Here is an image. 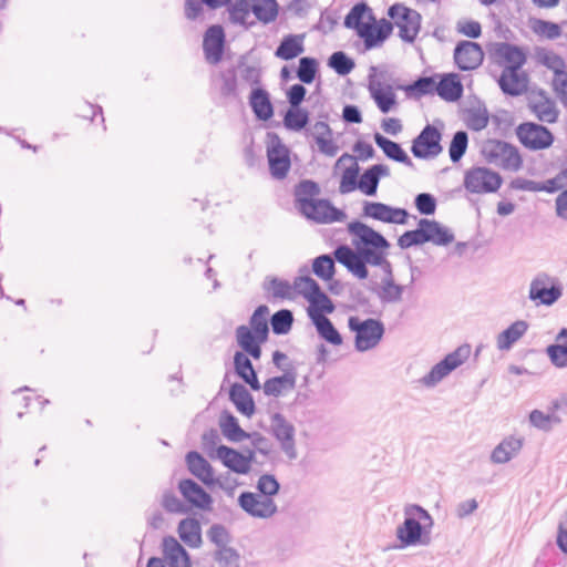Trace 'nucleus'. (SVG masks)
Returning a JSON list of instances; mask_svg holds the SVG:
<instances>
[{
    "mask_svg": "<svg viewBox=\"0 0 567 567\" xmlns=\"http://www.w3.org/2000/svg\"><path fill=\"white\" fill-rule=\"evenodd\" d=\"M519 143L529 151H543L549 148L555 136L545 125L535 122H523L515 128Z\"/></svg>",
    "mask_w": 567,
    "mask_h": 567,
    "instance_id": "10",
    "label": "nucleus"
},
{
    "mask_svg": "<svg viewBox=\"0 0 567 567\" xmlns=\"http://www.w3.org/2000/svg\"><path fill=\"white\" fill-rule=\"evenodd\" d=\"M393 24L390 20L381 18L380 20L370 21L357 33L362 40L364 51H371L380 48L392 35Z\"/></svg>",
    "mask_w": 567,
    "mask_h": 567,
    "instance_id": "20",
    "label": "nucleus"
},
{
    "mask_svg": "<svg viewBox=\"0 0 567 567\" xmlns=\"http://www.w3.org/2000/svg\"><path fill=\"white\" fill-rule=\"evenodd\" d=\"M305 38V33H289L284 35L275 50V56L282 61H291L298 58L306 50L303 43Z\"/></svg>",
    "mask_w": 567,
    "mask_h": 567,
    "instance_id": "35",
    "label": "nucleus"
},
{
    "mask_svg": "<svg viewBox=\"0 0 567 567\" xmlns=\"http://www.w3.org/2000/svg\"><path fill=\"white\" fill-rule=\"evenodd\" d=\"M378 71V66H370L369 73V92L379 111L383 114L390 113L398 105L396 94L391 84L374 82L373 74Z\"/></svg>",
    "mask_w": 567,
    "mask_h": 567,
    "instance_id": "23",
    "label": "nucleus"
},
{
    "mask_svg": "<svg viewBox=\"0 0 567 567\" xmlns=\"http://www.w3.org/2000/svg\"><path fill=\"white\" fill-rule=\"evenodd\" d=\"M177 489L187 504L188 511L198 509L205 513L213 511V496L193 478L179 480Z\"/></svg>",
    "mask_w": 567,
    "mask_h": 567,
    "instance_id": "15",
    "label": "nucleus"
},
{
    "mask_svg": "<svg viewBox=\"0 0 567 567\" xmlns=\"http://www.w3.org/2000/svg\"><path fill=\"white\" fill-rule=\"evenodd\" d=\"M386 13L393 21V27L395 25L399 28V38L403 42L412 44L421 30V13L401 2L391 4L388 8Z\"/></svg>",
    "mask_w": 567,
    "mask_h": 567,
    "instance_id": "6",
    "label": "nucleus"
},
{
    "mask_svg": "<svg viewBox=\"0 0 567 567\" xmlns=\"http://www.w3.org/2000/svg\"><path fill=\"white\" fill-rule=\"evenodd\" d=\"M219 79L221 80V85L219 89L220 96L224 99H234L240 101L237 68L230 66L225 71H220Z\"/></svg>",
    "mask_w": 567,
    "mask_h": 567,
    "instance_id": "52",
    "label": "nucleus"
},
{
    "mask_svg": "<svg viewBox=\"0 0 567 567\" xmlns=\"http://www.w3.org/2000/svg\"><path fill=\"white\" fill-rule=\"evenodd\" d=\"M297 369L289 367L285 373L268 378L262 384V391L266 396L279 398L285 390H293L297 383Z\"/></svg>",
    "mask_w": 567,
    "mask_h": 567,
    "instance_id": "29",
    "label": "nucleus"
},
{
    "mask_svg": "<svg viewBox=\"0 0 567 567\" xmlns=\"http://www.w3.org/2000/svg\"><path fill=\"white\" fill-rule=\"evenodd\" d=\"M468 147V133L464 130L456 131L449 145V155L453 164L461 162Z\"/></svg>",
    "mask_w": 567,
    "mask_h": 567,
    "instance_id": "60",
    "label": "nucleus"
},
{
    "mask_svg": "<svg viewBox=\"0 0 567 567\" xmlns=\"http://www.w3.org/2000/svg\"><path fill=\"white\" fill-rule=\"evenodd\" d=\"M437 95L449 103H455L463 96L464 86L458 73H440Z\"/></svg>",
    "mask_w": 567,
    "mask_h": 567,
    "instance_id": "30",
    "label": "nucleus"
},
{
    "mask_svg": "<svg viewBox=\"0 0 567 567\" xmlns=\"http://www.w3.org/2000/svg\"><path fill=\"white\" fill-rule=\"evenodd\" d=\"M528 27L535 34L547 40H556L563 34L561 24L540 18L530 17Z\"/></svg>",
    "mask_w": 567,
    "mask_h": 567,
    "instance_id": "47",
    "label": "nucleus"
},
{
    "mask_svg": "<svg viewBox=\"0 0 567 567\" xmlns=\"http://www.w3.org/2000/svg\"><path fill=\"white\" fill-rule=\"evenodd\" d=\"M291 150L275 132L267 133V159L269 174L274 179L284 181L291 169Z\"/></svg>",
    "mask_w": 567,
    "mask_h": 567,
    "instance_id": "8",
    "label": "nucleus"
},
{
    "mask_svg": "<svg viewBox=\"0 0 567 567\" xmlns=\"http://www.w3.org/2000/svg\"><path fill=\"white\" fill-rule=\"evenodd\" d=\"M334 255L322 254L312 259V272L323 281H330L336 275Z\"/></svg>",
    "mask_w": 567,
    "mask_h": 567,
    "instance_id": "49",
    "label": "nucleus"
},
{
    "mask_svg": "<svg viewBox=\"0 0 567 567\" xmlns=\"http://www.w3.org/2000/svg\"><path fill=\"white\" fill-rule=\"evenodd\" d=\"M529 76L525 71H508L504 69L497 79L502 92L512 97L525 94L528 90Z\"/></svg>",
    "mask_w": 567,
    "mask_h": 567,
    "instance_id": "24",
    "label": "nucleus"
},
{
    "mask_svg": "<svg viewBox=\"0 0 567 567\" xmlns=\"http://www.w3.org/2000/svg\"><path fill=\"white\" fill-rule=\"evenodd\" d=\"M348 328L354 332V349L358 352L374 349L385 333L384 323L375 318L361 320L357 316H350L348 318Z\"/></svg>",
    "mask_w": 567,
    "mask_h": 567,
    "instance_id": "5",
    "label": "nucleus"
},
{
    "mask_svg": "<svg viewBox=\"0 0 567 567\" xmlns=\"http://www.w3.org/2000/svg\"><path fill=\"white\" fill-rule=\"evenodd\" d=\"M269 308L267 305H259L256 307L251 316L249 317L248 328L252 331H257L269 338Z\"/></svg>",
    "mask_w": 567,
    "mask_h": 567,
    "instance_id": "62",
    "label": "nucleus"
},
{
    "mask_svg": "<svg viewBox=\"0 0 567 567\" xmlns=\"http://www.w3.org/2000/svg\"><path fill=\"white\" fill-rule=\"evenodd\" d=\"M299 214L306 219L320 225L342 223L348 217L347 213L336 207L329 198H319V196Z\"/></svg>",
    "mask_w": 567,
    "mask_h": 567,
    "instance_id": "13",
    "label": "nucleus"
},
{
    "mask_svg": "<svg viewBox=\"0 0 567 567\" xmlns=\"http://www.w3.org/2000/svg\"><path fill=\"white\" fill-rule=\"evenodd\" d=\"M327 65L339 76H347L355 68V61L344 51H334L327 61Z\"/></svg>",
    "mask_w": 567,
    "mask_h": 567,
    "instance_id": "57",
    "label": "nucleus"
},
{
    "mask_svg": "<svg viewBox=\"0 0 567 567\" xmlns=\"http://www.w3.org/2000/svg\"><path fill=\"white\" fill-rule=\"evenodd\" d=\"M271 434L280 443V447L289 460L297 457L296 443H295V426L290 423L284 414L275 412L270 416Z\"/></svg>",
    "mask_w": 567,
    "mask_h": 567,
    "instance_id": "19",
    "label": "nucleus"
},
{
    "mask_svg": "<svg viewBox=\"0 0 567 567\" xmlns=\"http://www.w3.org/2000/svg\"><path fill=\"white\" fill-rule=\"evenodd\" d=\"M320 73V63L317 58L301 56L298 68L296 69V78L302 84H312Z\"/></svg>",
    "mask_w": 567,
    "mask_h": 567,
    "instance_id": "48",
    "label": "nucleus"
},
{
    "mask_svg": "<svg viewBox=\"0 0 567 567\" xmlns=\"http://www.w3.org/2000/svg\"><path fill=\"white\" fill-rule=\"evenodd\" d=\"M528 323L525 320H516L497 336V348L508 351L526 333Z\"/></svg>",
    "mask_w": 567,
    "mask_h": 567,
    "instance_id": "43",
    "label": "nucleus"
},
{
    "mask_svg": "<svg viewBox=\"0 0 567 567\" xmlns=\"http://www.w3.org/2000/svg\"><path fill=\"white\" fill-rule=\"evenodd\" d=\"M348 233L352 236L354 252L373 262L384 254H389L390 241L378 230L361 221L353 219L347 225Z\"/></svg>",
    "mask_w": 567,
    "mask_h": 567,
    "instance_id": "3",
    "label": "nucleus"
},
{
    "mask_svg": "<svg viewBox=\"0 0 567 567\" xmlns=\"http://www.w3.org/2000/svg\"><path fill=\"white\" fill-rule=\"evenodd\" d=\"M528 421L532 426L544 432H550L555 424H559L561 422V417L557 413H544L543 411L535 409L529 412Z\"/></svg>",
    "mask_w": 567,
    "mask_h": 567,
    "instance_id": "59",
    "label": "nucleus"
},
{
    "mask_svg": "<svg viewBox=\"0 0 567 567\" xmlns=\"http://www.w3.org/2000/svg\"><path fill=\"white\" fill-rule=\"evenodd\" d=\"M235 338L237 346L241 350L252 346L265 344L269 339L257 331H252L246 324H240L236 328Z\"/></svg>",
    "mask_w": 567,
    "mask_h": 567,
    "instance_id": "56",
    "label": "nucleus"
},
{
    "mask_svg": "<svg viewBox=\"0 0 567 567\" xmlns=\"http://www.w3.org/2000/svg\"><path fill=\"white\" fill-rule=\"evenodd\" d=\"M226 48V32L221 24L209 25L203 35V51L206 61L217 65L223 61Z\"/></svg>",
    "mask_w": 567,
    "mask_h": 567,
    "instance_id": "18",
    "label": "nucleus"
},
{
    "mask_svg": "<svg viewBox=\"0 0 567 567\" xmlns=\"http://www.w3.org/2000/svg\"><path fill=\"white\" fill-rule=\"evenodd\" d=\"M264 289L271 292L274 299L292 300L295 298L293 284L287 279L278 277H267L264 282Z\"/></svg>",
    "mask_w": 567,
    "mask_h": 567,
    "instance_id": "46",
    "label": "nucleus"
},
{
    "mask_svg": "<svg viewBox=\"0 0 567 567\" xmlns=\"http://www.w3.org/2000/svg\"><path fill=\"white\" fill-rule=\"evenodd\" d=\"M293 288L295 292L301 295L310 303L323 292L318 281L309 275L296 277Z\"/></svg>",
    "mask_w": 567,
    "mask_h": 567,
    "instance_id": "51",
    "label": "nucleus"
},
{
    "mask_svg": "<svg viewBox=\"0 0 567 567\" xmlns=\"http://www.w3.org/2000/svg\"><path fill=\"white\" fill-rule=\"evenodd\" d=\"M506 141L497 138H487L484 141L481 154L488 164L498 165L505 152Z\"/></svg>",
    "mask_w": 567,
    "mask_h": 567,
    "instance_id": "63",
    "label": "nucleus"
},
{
    "mask_svg": "<svg viewBox=\"0 0 567 567\" xmlns=\"http://www.w3.org/2000/svg\"><path fill=\"white\" fill-rule=\"evenodd\" d=\"M434 519L423 506L409 504L404 507V520L396 527L398 544L394 549H404L412 546H429L431 544V529Z\"/></svg>",
    "mask_w": 567,
    "mask_h": 567,
    "instance_id": "1",
    "label": "nucleus"
},
{
    "mask_svg": "<svg viewBox=\"0 0 567 567\" xmlns=\"http://www.w3.org/2000/svg\"><path fill=\"white\" fill-rule=\"evenodd\" d=\"M374 143L382 150L386 158L403 164L410 168H415V165L408 153L403 150L402 145L379 132L373 134Z\"/></svg>",
    "mask_w": 567,
    "mask_h": 567,
    "instance_id": "31",
    "label": "nucleus"
},
{
    "mask_svg": "<svg viewBox=\"0 0 567 567\" xmlns=\"http://www.w3.org/2000/svg\"><path fill=\"white\" fill-rule=\"evenodd\" d=\"M538 95L544 97L545 101L530 104L532 111L536 114L539 121L550 124L555 123L559 114L555 102L547 97V93L543 89L538 91Z\"/></svg>",
    "mask_w": 567,
    "mask_h": 567,
    "instance_id": "50",
    "label": "nucleus"
},
{
    "mask_svg": "<svg viewBox=\"0 0 567 567\" xmlns=\"http://www.w3.org/2000/svg\"><path fill=\"white\" fill-rule=\"evenodd\" d=\"M246 60V55H240L237 64L234 66L240 72L241 80L248 83L251 89L252 86H264L261 84V69L259 66L247 65Z\"/></svg>",
    "mask_w": 567,
    "mask_h": 567,
    "instance_id": "64",
    "label": "nucleus"
},
{
    "mask_svg": "<svg viewBox=\"0 0 567 567\" xmlns=\"http://www.w3.org/2000/svg\"><path fill=\"white\" fill-rule=\"evenodd\" d=\"M219 427L224 437L229 442L239 443L246 440L247 431L240 426L238 419L227 409L220 412Z\"/></svg>",
    "mask_w": 567,
    "mask_h": 567,
    "instance_id": "38",
    "label": "nucleus"
},
{
    "mask_svg": "<svg viewBox=\"0 0 567 567\" xmlns=\"http://www.w3.org/2000/svg\"><path fill=\"white\" fill-rule=\"evenodd\" d=\"M228 399L240 414L251 417L256 413L254 396L243 383L234 382L229 386Z\"/></svg>",
    "mask_w": 567,
    "mask_h": 567,
    "instance_id": "33",
    "label": "nucleus"
},
{
    "mask_svg": "<svg viewBox=\"0 0 567 567\" xmlns=\"http://www.w3.org/2000/svg\"><path fill=\"white\" fill-rule=\"evenodd\" d=\"M282 124L291 132L307 131L310 124V112L303 106L289 107L284 115Z\"/></svg>",
    "mask_w": 567,
    "mask_h": 567,
    "instance_id": "45",
    "label": "nucleus"
},
{
    "mask_svg": "<svg viewBox=\"0 0 567 567\" xmlns=\"http://www.w3.org/2000/svg\"><path fill=\"white\" fill-rule=\"evenodd\" d=\"M321 194V186L310 178L300 179L292 190L295 208L300 213Z\"/></svg>",
    "mask_w": 567,
    "mask_h": 567,
    "instance_id": "32",
    "label": "nucleus"
},
{
    "mask_svg": "<svg viewBox=\"0 0 567 567\" xmlns=\"http://www.w3.org/2000/svg\"><path fill=\"white\" fill-rule=\"evenodd\" d=\"M489 55L508 71H520L526 64L528 51L509 42H492L487 45Z\"/></svg>",
    "mask_w": 567,
    "mask_h": 567,
    "instance_id": "11",
    "label": "nucleus"
},
{
    "mask_svg": "<svg viewBox=\"0 0 567 567\" xmlns=\"http://www.w3.org/2000/svg\"><path fill=\"white\" fill-rule=\"evenodd\" d=\"M337 262L346 267V269L359 280H365L369 277L368 258L354 252L347 244H341L333 250Z\"/></svg>",
    "mask_w": 567,
    "mask_h": 567,
    "instance_id": "21",
    "label": "nucleus"
},
{
    "mask_svg": "<svg viewBox=\"0 0 567 567\" xmlns=\"http://www.w3.org/2000/svg\"><path fill=\"white\" fill-rule=\"evenodd\" d=\"M390 176L386 164H373L365 168L360 176V192L365 196H375L381 178Z\"/></svg>",
    "mask_w": 567,
    "mask_h": 567,
    "instance_id": "34",
    "label": "nucleus"
},
{
    "mask_svg": "<svg viewBox=\"0 0 567 567\" xmlns=\"http://www.w3.org/2000/svg\"><path fill=\"white\" fill-rule=\"evenodd\" d=\"M561 296V284L547 274L537 275L530 282L528 298L537 306H553Z\"/></svg>",
    "mask_w": 567,
    "mask_h": 567,
    "instance_id": "12",
    "label": "nucleus"
},
{
    "mask_svg": "<svg viewBox=\"0 0 567 567\" xmlns=\"http://www.w3.org/2000/svg\"><path fill=\"white\" fill-rule=\"evenodd\" d=\"M308 317L321 340L334 347H340L343 343L342 334L327 316L316 312L310 308L308 310Z\"/></svg>",
    "mask_w": 567,
    "mask_h": 567,
    "instance_id": "28",
    "label": "nucleus"
},
{
    "mask_svg": "<svg viewBox=\"0 0 567 567\" xmlns=\"http://www.w3.org/2000/svg\"><path fill=\"white\" fill-rule=\"evenodd\" d=\"M471 354V346L463 343L454 351L447 353L442 360L435 363L431 370L422 378L425 386H434L452 371L462 365Z\"/></svg>",
    "mask_w": 567,
    "mask_h": 567,
    "instance_id": "9",
    "label": "nucleus"
},
{
    "mask_svg": "<svg viewBox=\"0 0 567 567\" xmlns=\"http://www.w3.org/2000/svg\"><path fill=\"white\" fill-rule=\"evenodd\" d=\"M217 460L221 462V464L227 467L230 472L239 474V475H247L248 468H246V465L244 463V453L230 447L225 444H220L219 449L217 450Z\"/></svg>",
    "mask_w": 567,
    "mask_h": 567,
    "instance_id": "39",
    "label": "nucleus"
},
{
    "mask_svg": "<svg viewBox=\"0 0 567 567\" xmlns=\"http://www.w3.org/2000/svg\"><path fill=\"white\" fill-rule=\"evenodd\" d=\"M478 103L482 104V107L466 109V126L473 132H480L486 128L491 118L489 112L484 103L482 101H478Z\"/></svg>",
    "mask_w": 567,
    "mask_h": 567,
    "instance_id": "58",
    "label": "nucleus"
},
{
    "mask_svg": "<svg viewBox=\"0 0 567 567\" xmlns=\"http://www.w3.org/2000/svg\"><path fill=\"white\" fill-rule=\"evenodd\" d=\"M523 446V441L516 437L504 439L491 453V461L495 464L509 462Z\"/></svg>",
    "mask_w": 567,
    "mask_h": 567,
    "instance_id": "44",
    "label": "nucleus"
},
{
    "mask_svg": "<svg viewBox=\"0 0 567 567\" xmlns=\"http://www.w3.org/2000/svg\"><path fill=\"white\" fill-rule=\"evenodd\" d=\"M185 463L188 472L208 488H214L216 484L221 483L220 478H215V468L198 451H188Z\"/></svg>",
    "mask_w": 567,
    "mask_h": 567,
    "instance_id": "22",
    "label": "nucleus"
},
{
    "mask_svg": "<svg viewBox=\"0 0 567 567\" xmlns=\"http://www.w3.org/2000/svg\"><path fill=\"white\" fill-rule=\"evenodd\" d=\"M444 123L436 118L432 124H426L411 142V153L417 159L429 161L437 157L443 152Z\"/></svg>",
    "mask_w": 567,
    "mask_h": 567,
    "instance_id": "4",
    "label": "nucleus"
},
{
    "mask_svg": "<svg viewBox=\"0 0 567 567\" xmlns=\"http://www.w3.org/2000/svg\"><path fill=\"white\" fill-rule=\"evenodd\" d=\"M453 59L460 71H473L484 61V51L478 42L460 40L453 52Z\"/></svg>",
    "mask_w": 567,
    "mask_h": 567,
    "instance_id": "17",
    "label": "nucleus"
},
{
    "mask_svg": "<svg viewBox=\"0 0 567 567\" xmlns=\"http://www.w3.org/2000/svg\"><path fill=\"white\" fill-rule=\"evenodd\" d=\"M440 73L432 75L422 74L408 84L396 85V90L405 92L408 97L419 100L427 95H437Z\"/></svg>",
    "mask_w": 567,
    "mask_h": 567,
    "instance_id": "26",
    "label": "nucleus"
},
{
    "mask_svg": "<svg viewBox=\"0 0 567 567\" xmlns=\"http://www.w3.org/2000/svg\"><path fill=\"white\" fill-rule=\"evenodd\" d=\"M162 551L169 567H192L189 553L174 536L163 537Z\"/></svg>",
    "mask_w": 567,
    "mask_h": 567,
    "instance_id": "27",
    "label": "nucleus"
},
{
    "mask_svg": "<svg viewBox=\"0 0 567 567\" xmlns=\"http://www.w3.org/2000/svg\"><path fill=\"white\" fill-rule=\"evenodd\" d=\"M504 178L497 171L486 166H472L464 173L463 187L471 194H494L498 192Z\"/></svg>",
    "mask_w": 567,
    "mask_h": 567,
    "instance_id": "7",
    "label": "nucleus"
},
{
    "mask_svg": "<svg viewBox=\"0 0 567 567\" xmlns=\"http://www.w3.org/2000/svg\"><path fill=\"white\" fill-rule=\"evenodd\" d=\"M360 176L361 167L357 162L344 168L339 183V193L346 195L360 190Z\"/></svg>",
    "mask_w": 567,
    "mask_h": 567,
    "instance_id": "53",
    "label": "nucleus"
},
{
    "mask_svg": "<svg viewBox=\"0 0 567 567\" xmlns=\"http://www.w3.org/2000/svg\"><path fill=\"white\" fill-rule=\"evenodd\" d=\"M251 13L264 25L275 22L279 16L280 6L277 0H249Z\"/></svg>",
    "mask_w": 567,
    "mask_h": 567,
    "instance_id": "42",
    "label": "nucleus"
},
{
    "mask_svg": "<svg viewBox=\"0 0 567 567\" xmlns=\"http://www.w3.org/2000/svg\"><path fill=\"white\" fill-rule=\"evenodd\" d=\"M293 321L295 318L292 311L286 308L276 311L269 318L271 331L276 336L288 334L292 329Z\"/></svg>",
    "mask_w": 567,
    "mask_h": 567,
    "instance_id": "55",
    "label": "nucleus"
},
{
    "mask_svg": "<svg viewBox=\"0 0 567 567\" xmlns=\"http://www.w3.org/2000/svg\"><path fill=\"white\" fill-rule=\"evenodd\" d=\"M524 159L519 148L514 144L506 142L505 152L498 165L502 169L517 172L523 167Z\"/></svg>",
    "mask_w": 567,
    "mask_h": 567,
    "instance_id": "61",
    "label": "nucleus"
},
{
    "mask_svg": "<svg viewBox=\"0 0 567 567\" xmlns=\"http://www.w3.org/2000/svg\"><path fill=\"white\" fill-rule=\"evenodd\" d=\"M248 104L257 121L267 122L275 115L270 93L265 86H252L248 96Z\"/></svg>",
    "mask_w": 567,
    "mask_h": 567,
    "instance_id": "25",
    "label": "nucleus"
},
{
    "mask_svg": "<svg viewBox=\"0 0 567 567\" xmlns=\"http://www.w3.org/2000/svg\"><path fill=\"white\" fill-rule=\"evenodd\" d=\"M312 128L316 131L312 133L318 150L321 154L333 157L339 151V146L333 140V131L326 121H317Z\"/></svg>",
    "mask_w": 567,
    "mask_h": 567,
    "instance_id": "36",
    "label": "nucleus"
},
{
    "mask_svg": "<svg viewBox=\"0 0 567 567\" xmlns=\"http://www.w3.org/2000/svg\"><path fill=\"white\" fill-rule=\"evenodd\" d=\"M537 61L551 70L555 74V78L561 76L566 73V63L565 60L557 53L553 51H548L544 48L536 49Z\"/></svg>",
    "mask_w": 567,
    "mask_h": 567,
    "instance_id": "54",
    "label": "nucleus"
},
{
    "mask_svg": "<svg viewBox=\"0 0 567 567\" xmlns=\"http://www.w3.org/2000/svg\"><path fill=\"white\" fill-rule=\"evenodd\" d=\"M228 12V20L234 25H240L245 30H249L255 25V21H248L251 13V6L249 0H230L225 6Z\"/></svg>",
    "mask_w": 567,
    "mask_h": 567,
    "instance_id": "40",
    "label": "nucleus"
},
{
    "mask_svg": "<svg viewBox=\"0 0 567 567\" xmlns=\"http://www.w3.org/2000/svg\"><path fill=\"white\" fill-rule=\"evenodd\" d=\"M238 506L250 517L267 519L272 517L278 507L272 498L260 494L244 491L237 498Z\"/></svg>",
    "mask_w": 567,
    "mask_h": 567,
    "instance_id": "16",
    "label": "nucleus"
},
{
    "mask_svg": "<svg viewBox=\"0 0 567 567\" xmlns=\"http://www.w3.org/2000/svg\"><path fill=\"white\" fill-rule=\"evenodd\" d=\"M179 538L190 548H198L202 543V526L196 518L186 517L178 523Z\"/></svg>",
    "mask_w": 567,
    "mask_h": 567,
    "instance_id": "41",
    "label": "nucleus"
},
{
    "mask_svg": "<svg viewBox=\"0 0 567 567\" xmlns=\"http://www.w3.org/2000/svg\"><path fill=\"white\" fill-rule=\"evenodd\" d=\"M455 240L451 228L436 219L420 218L416 228L405 230L399 236L396 245L402 250L421 247L431 243L439 247H446Z\"/></svg>",
    "mask_w": 567,
    "mask_h": 567,
    "instance_id": "2",
    "label": "nucleus"
},
{
    "mask_svg": "<svg viewBox=\"0 0 567 567\" xmlns=\"http://www.w3.org/2000/svg\"><path fill=\"white\" fill-rule=\"evenodd\" d=\"M365 19L368 22L375 21V16L365 1H359L346 14L343 25L347 29L353 30L357 34L368 24L364 22Z\"/></svg>",
    "mask_w": 567,
    "mask_h": 567,
    "instance_id": "37",
    "label": "nucleus"
},
{
    "mask_svg": "<svg viewBox=\"0 0 567 567\" xmlns=\"http://www.w3.org/2000/svg\"><path fill=\"white\" fill-rule=\"evenodd\" d=\"M362 217L371 218L385 224L406 225L410 218L408 209L394 207L382 202L364 200Z\"/></svg>",
    "mask_w": 567,
    "mask_h": 567,
    "instance_id": "14",
    "label": "nucleus"
}]
</instances>
